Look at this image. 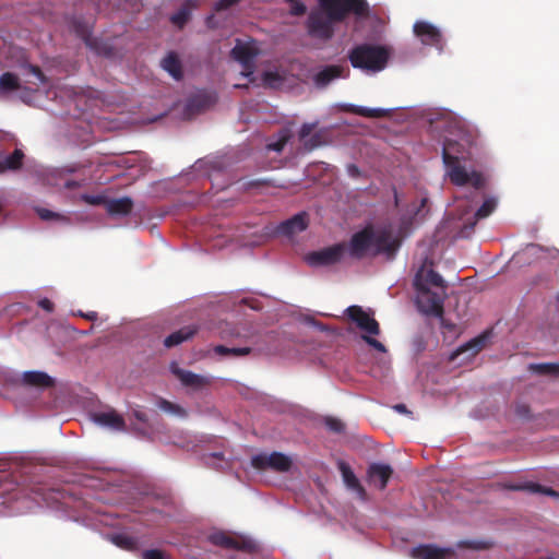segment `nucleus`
<instances>
[{
	"instance_id": "1",
	"label": "nucleus",
	"mask_w": 559,
	"mask_h": 559,
	"mask_svg": "<svg viewBox=\"0 0 559 559\" xmlns=\"http://www.w3.org/2000/svg\"><path fill=\"white\" fill-rule=\"evenodd\" d=\"M414 286L418 293L417 305L421 312L442 317L445 298V283L432 269L420 267L415 275Z\"/></svg>"
},
{
	"instance_id": "2",
	"label": "nucleus",
	"mask_w": 559,
	"mask_h": 559,
	"mask_svg": "<svg viewBox=\"0 0 559 559\" xmlns=\"http://www.w3.org/2000/svg\"><path fill=\"white\" fill-rule=\"evenodd\" d=\"M389 56V50L383 46L360 44L349 50L348 60L355 69L376 73L386 67Z\"/></svg>"
},
{
	"instance_id": "3",
	"label": "nucleus",
	"mask_w": 559,
	"mask_h": 559,
	"mask_svg": "<svg viewBox=\"0 0 559 559\" xmlns=\"http://www.w3.org/2000/svg\"><path fill=\"white\" fill-rule=\"evenodd\" d=\"M345 314L347 318L353 321L356 326L364 332L361 338L372 348L378 352L385 353V346L372 337V335L380 334V325L379 322L373 318L372 313L367 312L362 309V307L354 305L349 306L345 310Z\"/></svg>"
},
{
	"instance_id": "4",
	"label": "nucleus",
	"mask_w": 559,
	"mask_h": 559,
	"mask_svg": "<svg viewBox=\"0 0 559 559\" xmlns=\"http://www.w3.org/2000/svg\"><path fill=\"white\" fill-rule=\"evenodd\" d=\"M321 9L330 17L338 23L343 22L349 14L367 16L369 4L366 0H318Z\"/></svg>"
},
{
	"instance_id": "5",
	"label": "nucleus",
	"mask_w": 559,
	"mask_h": 559,
	"mask_svg": "<svg viewBox=\"0 0 559 559\" xmlns=\"http://www.w3.org/2000/svg\"><path fill=\"white\" fill-rule=\"evenodd\" d=\"M456 153H462V145L451 139H447L442 147V159L448 167L449 177L452 183L456 186H465L468 183V173L460 165V157Z\"/></svg>"
},
{
	"instance_id": "6",
	"label": "nucleus",
	"mask_w": 559,
	"mask_h": 559,
	"mask_svg": "<svg viewBox=\"0 0 559 559\" xmlns=\"http://www.w3.org/2000/svg\"><path fill=\"white\" fill-rule=\"evenodd\" d=\"M209 540L213 545L224 549H233L247 554L259 551V545L254 539L238 533L215 532L209 536Z\"/></svg>"
},
{
	"instance_id": "7",
	"label": "nucleus",
	"mask_w": 559,
	"mask_h": 559,
	"mask_svg": "<svg viewBox=\"0 0 559 559\" xmlns=\"http://www.w3.org/2000/svg\"><path fill=\"white\" fill-rule=\"evenodd\" d=\"M335 23L337 22L332 20L323 10L312 11L307 20L308 34L314 38L329 40L334 35Z\"/></svg>"
},
{
	"instance_id": "8",
	"label": "nucleus",
	"mask_w": 559,
	"mask_h": 559,
	"mask_svg": "<svg viewBox=\"0 0 559 559\" xmlns=\"http://www.w3.org/2000/svg\"><path fill=\"white\" fill-rule=\"evenodd\" d=\"M346 251L347 245L340 242L318 251L309 252L306 255V261L311 266H329L338 263Z\"/></svg>"
},
{
	"instance_id": "9",
	"label": "nucleus",
	"mask_w": 559,
	"mask_h": 559,
	"mask_svg": "<svg viewBox=\"0 0 559 559\" xmlns=\"http://www.w3.org/2000/svg\"><path fill=\"white\" fill-rule=\"evenodd\" d=\"M251 465L259 471L272 469L277 473H285L290 469L293 462L292 459L284 453L273 452L271 454L260 453L253 455Z\"/></svg>"
},
{
	"instance_id": "10",
	"label": "nucleus",
	"mask_w": 559,
	"mask_h": 559,
	"mask_svg": "<svg viewBox=\"0 0 559 559\" xmlns=\"http://www.w3.org/2000/svg\"><path fill=\"white\" fill-rule=\"evenodd\" d=\"M399 247L400 240L396 237H394L392 229L386 227L374 229L372 227L373 255L384 253L390 258L394 257Z\"/></svg>"
},
{
	"instance_id": "11",
	"label": "nucleus",
	"mask_w": 559,
	"mask_h": 559,
	"mask_svg": "<svg viewBox=\"0 0 559 559\" xmlns=\"http://www.w3.org/2000/svg\"><path fill=\"white\" fill-rule=\"evenodd\" d=\"M72 28L75 34L83 39L85 45L98 55L107 56L110 53V47L99 43L97 38L92 36V26L88 22L81 17H75L72 21Z\"/></svg>"
},
{
	"instance_id": "12",
	"label": "nucleus",
	"mask_w": 559,
	"mask_h": 559,
	"mask_svg": "<svg viewBox=\"0 0 559 559\" xmlns=\"http://www.w3.org/2000/svg\"><path fill=\"white\" fill-rule=\"evenodd\" d=\"M370 249H372V226H367L352 236L347 251L352 258L360 260Z\"/></svg>"
},
{
	"instance_id": "13",
	"label": "nucleus",
	"mask_w": 559,
	"mask_h": 559,
	"mask_svg": "<svg viewBox=\"0 0 559 559\" xmlns=\"http://www.w3.org/2000/svg\"><path fill=\"white\" fill-rule=\"evenodd\" d=\"M393 475V468L384 463L369 464L366 473L367 483L379 490H384Z\"/></svg>"
},
{
	"instance_id": "14",
	"label": "nucleus",
	"mask_w": 559,
	"mask_h": 559,
	"mask_svg": "<svg viewBox=\"0 0 559 559\" xmlns=\"http://www.w3.org/2000/svg\"><path fill=\"white\" fill-rule=\"evenodd\" d=\"M170 371L181 382L183 386L192 390H202L210 385L211 381L204 376L197 374L190 370H186L179 367L177 362L170 364Z\"/></svg>"
},
{
	"instance_id": "15",
	"label": "nucleus",
	"mask_w": 559,
	"mask_h": 559,
	"mask_svg": "<svg viewBox=\"0 0 559 559\" xmlns=\"http://www.w3.org/2000/svg\"><path fill=\"white\" fill-rule=\"evenodd\" d=\"M414 33L424 45L442 47L441 32L431 23L418 21L414 24Z\"/></svg>"
},
{
	"instance_id": "16",
	"label": "nucleus",
	"mask_w": 559,
	"mask_h": 559,
	"mask_svg": "<svg viewBox=\"0 0 559 559\" xmlns=\"http://www.w3.org/2000/svg\"><path fill=\"white\" fill-rule=\"evenodd\" d=\"M88 202L92 204L105 203L106 210L111 216H126L131 213L133 209V201L129 197L119 199L103 200L102 198H90Z\"/></svg>"
},
{
	"instance_id": "17",
	"label": "nucleus",
	"mask_w": 559,
	"mask_h": 559,
	"mask_svg": "<svg viewBox=\"0 0 559 559\" xmlns=\"http://www.w3.org/2000/svg\"><path fill=\"white\" fill-rule=\"evenodd\" d=\"M349 70L340 64H331L322 68L313 75V83L319 88L326 87L332 81L338 78H347Z\"/></svg>"
},
{
	"instance_id": "18",
	"label": "nucleus",
	"mask_w": 559,
	"mask_h": 559,
	"mask_svg": "<svg viewBox=\"0 0 559 559\" xmlns=\"http://www.w3.org/2000/svg\"><path fill=\"white\" fill-rule=\"evenodd\" d=\"M454 555L452 548H441L433 544H421L411 551L413 559H448Z\"/></svg>"
},
{
	"instance_id": "19",
	"label": "nucleus",
	"mask_w": 559,
	"mask_h": 559,
	"mask_svg": "<svg viewBox=\"0 0 559 559\" xmlns=\"http://www.w3.org/2000/svg\"><path fill=\"white\" fill-rule=\"evenodd\" d=\"M337 467L342 474V478L345 486L348 489L355 491V493L361 501H367L369 499L368 493L364 486L360 484L359 479L354 474L350 466L346 462L340 461Z\"/></svg>"
},
{
	"instance_id": "20",
	"label": "nucleus",
	"mask_w": 559,
	"mask_h": 559,
	"mask_svg": "<svg viewBox=\"0 0 559 559\" xmlns=\"http://www.w3.org/2000/svg\"><path fill=\"white\" fill-rule=\"evenodd\" d=\"M214 93H199L191 96L186 105V114L189 116L200 114L211 108L216 103Z\"/></svg>"
},
{
	"instance_id": "21",
	"label": "nucleus",
	"mask_w": 559,
	"mask_h": 559,
	"mask_svg": "<svg viewBox=\"0 0 559 559\" xmlns=\"http://www.w3.org/2000/svg\"><path fill=\"white\" fill-rule=\"evenodd\" d=\"M93 421L111 430H126V421L116 411L96 412L92 414Z\"/></svg>"
},
{
	"instance_id": "22",
	"label": "nucleus",
	"mask_w": 559,
	"mask_h": 559,
	"mask_svg": "<svg viewBox=\"0 0 559 559\" xmlns=\"http://www.w3.org/2000/svg\"><path fill=\"white\" fill-rule=\"evenodd\" d=\"M317 123H304L299 130V140L302 142L307 151H312L325 143L324 133L322 131L314 132Z\"/></svg>"
},
{
	"instance_id": "23",
	"label": "nucleus",
	"mask_w": 559,
	"mask_h": 559,
	"mask_svg": "<svg viewBox=\"0 0 559 559\" xmlns=\"http://www.w3.org/2000/svg\"><path fill=\"white\" fill-rule=\"evenodd\" d=\"M308 227V215L306 213H298L292 218L282 222L277 231L285 236H293L304 231Z\"/></svg>"
},
{
	"instance_id": "24",
	"label": "nucleus",
	"mask_w": 559,
	"mask_h": 559,
	"mask_svg": "<svg viewBox=\"0 0 559 559\" xmlns=\"http://www.w3.org/2000/svg\"><path fill=\"white\" fill-rule=\"evenodd\" d=\"M496 207H497V199L496 198L489 197V198L485 199L481 206L476 211L473 221L469 223H466L463 226L461 234L463 236H468L474 230V227L476 226L477 221L486 218L489 215H491L493 213V211L496 210Z\"/></svg>"
},
{
	"instance_id": "25",
	"label": "nucleus",
	"mask_w": 559,
	"mask_h": 559,
	"mask_svg": "<svg viewBox=\"0 0 559 559\" xmlns=\"http://www.w3.org/2000/svg\"><path fill=\"white\" fill-rule=\"evenodd\" d=\"M230 55L235 60L242 64L245 70H251L255 52L250 45L242 44L238 40L235 47L231 49ZM251 73L252 71L249 72V74Z\"/></svg>"
},
{
	"instance_id": "26",
	"label": "nucleus",
	"mask_w": 559,
	"mask_h": 559,
	"mask_svg": "<svg viewBox=\"0 0 559 559\" xmlns=\"http://www.w3.org/2000/svg\"><path fill=\"white\" fill-rule=\"evenodd\" d=\"M23 382L26 385L47 389L55 385V380L44 371H26L23 373Z\"/></svg>"
},
{
	"instance_id": "27",
	"label": "nucleus",
	"mask_w": 559,
	"mask_h": 559,
	"mask_svg": "<svg viewBox=\"0 0 559 559\" xmlns=\"http://www.w3.org/2000/svg\"><path fill=\"white\" fill-rule=\"evenodd\" d=\"M160 66L176 81H180L183 78L182 64L176 52H168L160 61Z\"/></svg>"
},
{
	"instance_id": "28",
	"label": "nucleus",
	"mask_w": 559,
	"mask_h": 559,
	"mask_svg": "<svg viewBox=\"0 0 559 559\" xmlns=\"http://www.w3.org/2000/svg\"><path fill=\"white\" fill-rule=\"evenodd\" d=\"M198 332V328L194 325H188L173 332L164 340V345L167 348L177 346L185 341L190 340Z\"/></svg>"
},
{
	"instance_id": "29",
	"label": "nucleus",
	"mask_w": 559,
	"mask_h": 559,
	"mask_svg": "<svg viewBox=\"0 0 559 559\" xmlns=\"http://www.w3.org/2000/svg\"><path fill=\"white\" fill-rule=\"evenodd\" d=\"M343 109L346 112L355 114V115H358L361 117H367V118H384L390 115V110H388V109L367 108V107H361V106L352 105V104L345 105L343 107Z\"/></svg>"
},
{
	"instance_id": "30",
	"label": "nucleus",
	"mask_w": 559,
	"mask_h": 559,
	"mask_svg": "<svg viewBox=\"0 0 559 559\" xmlns=\"http://www.w3.org/2000/svg\"><path fill=\"white\" fill-rule=\"evenodd\" d=\"M507 488H509L511 490H515V491L524 490V491H528L531 493H542V495H546V496H550L556 499H559V491H556L550 487H545L537 483L530 481V483L520 484V485H509V486H507Z\"/></svg>"
},
{
	"instance_id": "31",
	"label": "nucleus",
	"mask_w": 559,
	"mask_h": 559,
	"mask_svg": "<svg viewBox=\"0 0 559 559\" xmlns=\"http://www.w3.org/2000/svg\"><path fill=\"white\" fill-rule=\"evenodd\" d=\"M198 4L199 0H186L179 11L171 15L170 21L178 27H182L189 21L191 10Z\"/></svg>"
},
{
	"instance_id": "32",
	"label": "nucleus",
	"mask_w": 559,
	"mask_h": 559,
	"mask_svg": "<svg viewBox=\"0 0 559 559\" xmlns=\"http://www.w3.org/2000/svg\"><path fill=\"white\" fill-rule=\"evenodd\" d=\"M487 342L486 335H480L462 345L452 356L451 359H454L456 356L463 353H469L471 356H475L478 354Z\"/></svg>"
},
{
	"instance_id": "33",
	"label": "nucleus",
	"mask_w": 559,
	"mask_h": 559,
	"mask_svg": "<svg viewBox=\"0 0 559 559\" xmlns=\"http://www.w3.org/2000/svg\"><path fill=\"white\" fill-rule=\"evenodd\" d=\"M24 157L25 155L21 148H15L13 153L2 157V173L8 170L16 171L21 169Z\"/></svg>"
},
{
	"instance_id": "34",
	"label": "nucleus",
	"mask_w": 559,
	"mask_h": 559,
	"mask_svg": "<svg viewBox=\"0 0 559 559\" xmlns=\"http://www.w3.org/2000/svg\"><path fill=\"white\" fill-rule=\"evenodd\" d=\"M290 138L292 133L288 129H281L275 140H269V142L265 145V148L266 151H274L281 153L288 143V141L290 140Z\"/></svg>"
},
{
	"instance_id": "35",
	"label": "nucleus",
	"mask_w": 559,
	"mask_h": 559,
	"mask_svg": "<svg viewBox=\"0 0 559 559\" xmlns=\"http://www.w3.org/2000/svg\"><path fill=\"white\" fill-rule=\"evenodd\" d=\"M157 406L159 409H162L165 413H168L173 416L179 417V418H186L188 416V412L180 406L179 404L173 403L170 401H167L163 397H159L157 400Z\"/></svg>"
},
{
	"instance_id": "36",
	"label": "nucleus",
	"mask_w": 559,
	"mask_h": 559,
	"mask_svg": "<svg viewBox=\"0 0 559 559\" xmlns=\"http://www.w3.org/2000/svg\"><path fill=\"white\" fill-rule=\"evenodd\" d=\"M111 540L116 546L124 550L133 551L138 549V540L132 536L126 534H115L111 536Z\"/></svg>"
},
{
	"instance_id": "37",
	"label": "nucleus",
	"mask_w": 559,
	"mask_h": 559,
	"mask_svg": "<svg viewBox=\"0 0 559 559\" xmlns=\"http://www.w3.org/2000/svg\"><path fill=\"white\" fill-rule=\"evenodd\" d=\"M214 352L221 356H230L231 355V356L239 357V356H246V355L250 354L251 348L250 347H227L224 345H217L214 347Z\"/></svg>"
},
{
	"instance_id": "38",
	"label": "nucleus",
	"mask_w": 559,
	"mask_h": 559,
	"mask_svg": "<svg viewBox=\"0 0 559 559\" xmlns=\"http://www.w3.org/2000/svg\"><path fill=\"white\" fill-rule=\"evenodd\" d=\"M19 87V78L10 72L2 73V95Z\"/></svg>"
},
{
	"instance_id": "39",
	"label": "nucleus",
	"mask_w": 559,
	"mask_h": 559,
	"mask_svg": "<svg viewBox=\"0 0 559 559\" xmlns=\"http://www.w3.org/2000/svg\"><path fill=\"white\" fill-rule=\"evenodd\" d=\"M531 369L539 374H559V364H536L532 365Z\"/></svg>"
},
{
	"instance_id": "40",
	"label": "nucleus",
	"mask_w": 559,
	"mask_h": 559,
	"mask_svg": "<svg viewBox=\"0 0 559 559\" xmlns=\"http://www.w3.org/2000/svg\"><path fill=\"white\" fill-rule=\"evenodd\" d=\"M289 4V14L293 16H301L306 13L307 7L299 0H285Z\"/></svg>"
},
{
	"instance_id": "41",
	"label": "nucleus",
	"mask_w": 559,
	"mask_h": 559,
	"mask_svg": "<svg viewBox=\"0 0 559 559\" xmlns=\"http://www.w3.org/2000/svg\"><path fill=\"white\" fill-rule=\"evenodd\" d=\"M324 424L329 430L336 432V433H341L345 429L344 423L341 419L335 418V417H326L324 419Z\"/></svg>"
},
{
	"instance_id": "42",
	"label": "nucleus",
	"mask_w": 559,
	"mask_h": 559,
	"mask_svg": "<svg viewBox=\"0 0 559 559\" xmlns=\"http://www.w3.org/2000/svg\"><path fill=\"white\" fill-rule=\"evenodd\" d=\"M37 214L38 216L44 219V221H51V219H60V221H63L66 219V217H63L62 215H60L59 213H56V212H52L50 210H47V209H37Z\"/></svg>"
},
{
	"instance_id": "43",
	"label": "nucleus",
	"mask_w": 559,
	"mask_h": 559,
	"mask_svg": "<svg viewBox=\"0 0 559 559\" xmlns=\"http://www.w3.org/2000/svg\"><path fill=\"white\" fill-rule=\"evenodd\" d=\"M475 189H481L485 185V179L480 173L473 171L468 175V183Z\"/></svg>"
},
{
	"instance_id": "44",
	"label": "nucleus",
	"mask_w": 559,
	"mask_h": 559,
	"mask_svg": "<svg viewBox=\"0 0 559 559\" xmlns=\"http://www.w3.org/2000/svg\"><path fill=\"white\" fill-rule=\"evenodd\" d=\"M457 547L468 549H485L487 548V545L481 542L461 540L459 542Z\"/></svg>"
},
{
	"instance_id": "45",
	"label": "nucleus",
	"mask_w": 559,
	"mask_h": 559,
	"mask_svg": "<svg viewBox=\"0 0 559 559\" xmlns=\"http://www.w3.org/2000/svg\"><path fill=\"white\" fill-rule=\"evenodd\" d=\"M142 559H166L165 552L159 549H148L143 551Z\"/></svg>"
},
{
	"instance_id": "46",
	"label": "nucleus",
	"mask_w": 559,
	"mask_h": 559,
	"mask_svg": "<svg viewBox=\"0 0 559 559\" xmlns=\"http://www.w3.org/2000/svg\"><path fill=\"white\" fill-rule=\"evenodd\" d=\"M239 2H240V0H218L214 5V10L216 12H221V11L229 9L230 7H233Z\"/></svg>"
},
{
	"instance_id": "47",
	"label": "nucleus",
	"mask_w": 559,
	"mask_h": 559,
	"mask_svg": "<svg viewBox=\"0 0 559 559\" xmlns=\"http://www.w3.org/2000/svg\"><path fill=\"white\" fill-rule=\"evenodd\" d=\"M281 81V76L276 72L266 71L263 73V82L271 85L273 82Z\"/></svg>"
},
{
	"instance_id": "48",
	"label": "nucleus",
	"mask_w": 559,
	"mask_h": 559,
	"mask_svg": "<svg viewBox=\"0 0 559 559\" xmlns=\"http://www.w3.org/2000/svg\"><path fill=\"white\" fill-rule=\"evenodd\" d=\"M38 306L44 309L45 311L47 312H52L53 309H55V305L51 300H49L48 298H41L39 301H38Z\"/></svg>"
},
{
	"instance_id": "49",
	"label": "nucleus",
	"mask_w": 559,
	"mask_h": 559,
	"mask_svg": "<svg viewBox=\"0 0 559 559\" xmlns=\"http://www.w3.org/2000/svg\"><path fill=\"white\" fill-rule=\"evenodd\" d=\"M1 473H2V493L4 491H10L11 488H4L5 484H7V468H5V463H4V459L2 457V469H1Z\"/></svg>"
},
{
	"instance_id": "50",
	"label": "nucleus",
	"mask_w": 559,
	"mask_h": 559,
	"mask_svg": "<svg viewBox=\"0 0 559 559\" xmlns=\"http://www.w3.org/2000/svg\"><path fill=\"white\" fill-rule=\"evenodd\" d=\"M133 416L141 423H147V415L142 411H133Z\"/></svg>"
},
{
	"instance_id": "51",
	"label": "nucleus",
	"mask_w": 559,
	"mask_h": 559,
	"mask_svg": "<svg viewBox=\"0 0 559 559\" xmlns=\"http://www.w3.org/2000/svg\"><path fill=\"white\" fill-rule=\"evenodd\" d=\"M347 173L352 176V177H358L360 175V170L359 168L355 165V164H349L347 166Z\"/></svg>"
},
{
	"instance_id": "52",
	"label": "nucleus",
	"mask_w": 559,
	"mask_h": 559,
	"mask_svg": "<svg viewBox=\"0 0 559 559\" xmlns=\"http://www.w3.org/2000/svg\"><path fill=\"white\" fill-rule=\"evenodd\" d=\"M530 413V408L527 405H519L516 407V414L521 417H526Z\"/></svg>"
},
{
	"instance_id": "53",
	"label": "nucleus",
	"mask_w": 559,
	"mask_h": 559,
	"mask_svg": "<svg viewBox=\"0 0 559 559\" xmlns=\"http://www.w3.org/2000/svg\"><path fill=\"white\" fill-rule=\"evenodd\" d=\"M393 409L401 414H411L405 404H395Z\"/></svg>"
},
{
	"instance_id": "54",
	"label": "nucleus",
	"mask_w": 559,
	"mask_h": 559,
	"mask_svg": "<svg viewBox=\"0 0 559 559\" xmlns=\"http://www.w3.org/2000/svg\"><path fill=\"white\" fill-rule=\"evenodd\" d=\"M32 71L41 82L44 81V74H43V72L40 71L39 68L33 67Z\"/></svg>"
},
{
	"instance_id": "55",
	"label": "nucleus",
	"mask_w": 559,
	"mask_h": 559,
	"mask_svg": "<svg viewBox=\"0 0 559 559\" xmlns=\"http://www.w3.org/2000/svg\"><path fill=\"white\" fill-rule=\"evenodd\" d=\"M9 140H13V135H12V134H10V133H7V132H4V131H2V138H1L2 143H3V142H7V141H9Z\"/></svg>"
},
{
	"instance_id": "56",
	"label": "nucleus",
	"mask_w": 559,
	"mask_h": 559,
	"mask_svg": "<svg viewBox=\"0 0 559 559\" xmlns=\"http://www.w3.org/2000/svg\"><path fill=\"white\" fill-rule=\"evenodd\" d=\"M86 319L91 320V321H94L97 319V313L96 312H91L86 316H84Z\"/></svg>"
},
{
	"instance_id": "57",
	"label": "nucleus",
	"mask_w": 559,
	"mask_h": 559,
	"mask_svg": "<svg viewBox=\"0 0 559 559\" xmlns=\"http://www.w3.org/2000/svg\"><path fill=\"white\" fill-rule=\"evenodd\" d=\"M427 203V199H423L420 203V207H425Z\"/></svg>"
},
{
	"instance_id": "58",
	"label": "nucleus",
	"mask_w": 559,
	"mask_h": 559,
	"mask_svg": "<svg viewBox=\"0 0 559 559\" xmlns=\"http://www.w3.org/2000/svg\"><path fill=\"white\" fill-rule=\"evenodd\" d=\"M73 186H74V183H73V182H71V181H68V182L66 183V187H67V188H72Z\"/></svg>"
}]
</instances>
